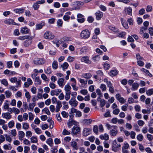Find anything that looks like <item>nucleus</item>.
Listing matches in <instances>:
<instances>
[{
    "label": "nucleus",
    "instance_id": "obj_47",
    "mask_svg": "<svg viewBox=\"0 0 153 153\" xmlns=\"http://www.w3.org/2000/svg\"><path fill=\"white\" fill-rule=\"evenodd\" d=\"M35 82L36 85H40L41 82L39 77L38 76L36 77L35 78Z\"/></svg>",
    "mask_w": 153,
    "mask_h": 153
},
{
    "label": "nucleus",
    "instance_id": "obj_61",
    "mask_svg": "<svg viewBox=\"0 0 153 153\" xmlns=\"http://www.w3.org/2000/svg\"><path fill=\"white\" fill-rule=\"evenodd\" d=\"M61 114L62 116L64 117L67 118L68 116V113L64 111H63L62 112Z\"/></svg>",
    "mask_w": 153,
    "mask_h": 153
},
{
    "label": "nucleus",
    "instance_id": "obj_11",
    "mask_svg": "<svg viewBox=\"0 0 153 153\" xmlns=\"http://www.w3.org/2000/svg\"><path fill=\"white\" fill-rule=\"evenodd\" d=\"M64 81V79L62 78H60L58 79L57 83L60 87L62 88L65 85V83Z\"/></svg>",
    "mask_w": 153,
    "mask_h": 153
},
{
    "label": "nucleus",
    "instance_id": "obj_31",
    "mask_svg": "<svg viewBox=\"0 0 153 153\" xmlns=\"http://www.w3.org/2000/svg\"><path fill=\"white\" fill-rule=\"evenodd\" d=\"M121 22L123 26L125 29H127L128 28V24L123 18L121 19Z\"/></svg>",
    "mask_w": 153,
    "mask_h": 153
},
{
    "label": "nucleus",
    "instance_id": "obj_45",
    "mask_svg": "<svg viewBox=\"0 0 153 153\" xmlns=\"http://www.w3.org/2000/svg\"><path fill=\"white\" fill-rule=\"evenodd\" d=\"M146 94L148 96L153 95V88L149 89L146 91Z\"/></svg>",
    "mask_w": 153,
    "mask_h": 153
},
{
    "label": "nucleus",
    "instance_id": "obj_30",
    "mask_svg": "<svg viewBox=\"0 0 153 153\" xmlns=\"http://www.w3.org/2000/svg\"><path fill=\"white\" fill-rule=\"evenodd\" d=\"M31 39H28L24 42V45L25 47H27L31 44Z\"/></svg>",
    "mask_w": 153,
    "mask_h": 153
},
{
    "label": "nucleus",
    "instance_id": "obj_28",
    "mask_svg": "<svg viewBox=\"0 0 153 153\" xmlns=\"http://www.w3.org/2000/svg\"><path fill=\"white\" fill-rule=\"evenodd\" d=\"M69 66V65L67 62H65L61 65V67L62 68L63 70L65 71L67 69Z\"/></svg>",
    "mask_w": 153,
    "mask_h": 153
},
{
    "label": "nucleus",
    "instance_id": "obj_8",
    "mask_svg": "<svg viewBox=\"0 0 153 153\" xmlns=\"http://www.w3.org/2000/svg\"><path fill=\"white\" fill-rule=\"evenodd\" d=\"M62 90L60 89H56L51 90L50 92L51 95L53 96L54 95L58 96L61 92Z\"/></svg>",
    "mask_w": 153,
    "mask_h": 153
},
{
    "label": "nucleus",
    "instance_id": "obj_19",
    "mask_svg": "<svg viewBox=\"0 0 153 153\" xmlns=\"http://www.w3.org/2000/svg\"><path fill=\"white\" fill-rule=\"evenodd\" d=\"M62 107L61 102V101H58L56 102V111L58 112L60 108Z\"/></svg>",
    "mask_w": 153,
    "mask_h": 153
},
{
    "label": "nucleus",
    "instance_id": "obj_26",
    "mask_svg": "<svg viewBox=\"0 0 153 153\" xmlns=\"http://www.w3.org/2000/svg\"><path fill=\"white\" fill-rule=\"evenodd\" d=\"M129 147V145L128 143L126 142L124 143L123 146L122 147V150H126Z\"/></svg>",
    "mask_w": 153,
    "mask_h": 153
},
{
    "label": "nucleus",
    "instance_id": "obj_48",
    "mask_svg": "<svg viewBox=\"0 0 153 153\" xmlns=\"http://www.w3.org/2000/svg\"><path fill=\"white\" fill-rule=\"evenodd\" d=\"M22 128L25 130H27L29 128V125L27 123H24L22 124Z\"/></svg>",
    "mask_w": 153,
    "mask_h": 153
},
{
    "label": "nucleus",
    "instance_id": "obj_49",
    "mask_svg": "<svg viewBox=\"0 0 153 153\" xmlns=\"http://www.w3.org/2000/svg\"><path fill=\"white\" fill-rule=\"evenodd\" d=\"M33 7L34 10H37L39 8V5L36 1L35 3L33 4Z\"/></svg>",
    "mask_w": 153,
    "mask_h": 153
},
{
    "label": "nucleus",
    "instance_id": "obj_4",
    "mask_svg": "<svg viewBox=\"0 0 153 153\" xmlns=\"http://www.w3.org/2000/svg\"><path fill=\"white\" fill-rule=\"evenodd\" d=\"M113 128L111 130L109 131L110 135L113 137L115 136L117 133V127L116 126H114Z\"/></svg>",
    "mask_w": 153,
    "mask_h": 153
},
{
    "label": "nucleus",
    "instance_id": "obj_46",
    "mask_svg": "<svg viewBox=\"0 0 153 153\" xmlns=\"http://www.w3.org/2000/svg\"><path fill=\"white\" fill-rule=\"evenodd\" d=\"M31 142L33 143H36L37 142V139L36 137L33 136L30 138Z\"/></svg>",
    "mask_w": 153,
    "mask_h": 153
},
{
    "label": "nucleus",
    "instance_id": "obj_23",
    "mask_svg": "<svg viewBox=\"0 0 153 153\" xmlns=\"http://www.w3.org/2000/svg\"><path fill=\"white\" fill-rule=\"evenodd\" d=\"M71 12H67L65 15L63 16V19L65 21H67L69 19L70 17V16L71 15Z\"/></svg>",
    "mask_w": 153,
    "mask_h": 153
},
{
    "label": "nucleus",
    "instance_id": "obj_13",
    "mask_svg": "<svg viewBox=\"0 0 153 153\" xmlns=\"http://www.w3.org/2000/svg\"><path fill=\"white\" fill-rule=\"evenodd\" d=\"M91 129L87 128H85L83 130L84 136H86L89 134L90 132L91 131Z\"/></svg>",
    "mask_w": 153,
    "mask_h": 153
},
{
    "label": "nucleus",
    "instance_id": "obj_35",
    "mask_svg": "<svg viewBox=\"0 0 153 153\" xmlns=\"http://www.w3.org/2000/svg\"><path fill=\"white\" fill-rule=\"evenodd\" d=\"M45 25L44 23H41L36 24V30H39L42 29L43 26Z\"/></svg>",
    "mask_w": 153,
    "mask_h": 153
},
{
    "label": "nucleus",
    "instance_id": "obj_50",
    "mask_svg": "<svg viewBox=\"0 0 153 153\" xmlns=\"http://www.w3.org/2000/svg\"><path fill=\"white\" fill-rule=\"evenodd\" d=\"M44 71L45 73L48 74H50L52 72L51 69L49 67L47 68L46 69L44 70Z\"/></svg>",
    "mask_w": 153,
    "mask_h": 153
},
{
    "label": "nucleus",
    "instance_id": "obj_27",
    "mask_svg": "<svg viewBox=\"0 0 153 153\" xmlns=\"http://www.w3.org/2000/svg\"><path fill=\"white\" fill-rule=\"evenodd\" d=\"M29 31V30L27 27H25L22 28L20 32L22 33L26 34L28 33Z\"/></svg>",
    "mask_w": 153,
    "mask_h": 153
},
{
    "label": "nucleus",
    "instance_id": "obj_63",
    "mask_svg": "<svg viewBox=\"0 0 153 153\" xmlns=\"http://www.w3.org/2000/svg\"><path fill=\"white\" fill-rule=\"evenodd\" d=\"M74 3L77 5H83L84 4V2L79 1H75Z\"/></svg>",
    "mask_w": 153,
    "mask_h": 153
},
{
    "label": "nucleus",
    "instance_id": "obj_22",
    "mask_svg": "<svg viewBox=\"0 0 153 153\" xmlns=\"http://www.w3.org/2000/svg\"><path fill=\"white\" fill-rule=\"evenodd\" d=\"M132 88L131 90L133 91L137 90L139 86L138 83L136 82H135L132 85Z\"/></svg>",
    "mask_w": 153,
    "mask_h": 153
},
{
    "label": "nucleus",
    "instance_id": "obj_58",
    "mask_svg": "<svg viewBox=\"0 0 153 153\" xmlns=\"http://www.w3.org/2000/svg\"><path fill=\"white\" fill-rule=\"evenodd\" d=\"M30 151V148L27 146H25L24 147V153H28Z\"/></svg>",
    "mask_w": 153,
    "mask_h": 153
},
{
    "label": "nucleus",
    "instance_id": "obj_62",
    "mask_svg": "<svg viewBox=\"0 0 153 153\" xmlns=\"http://www.w3.org/2000/svg\"><path fill=\"white\" fill-rule=\"evenodd\" d=\"M132 10V9L130 7H128L126 9V12L129 15H131Z\"/></svg>",
    "mask_w": 153,
    "mask_h": 153
},
{
    "label": "nucleus",
    "instance_id": "obj_2",
    "mask_svg": "<svg viewBox=\"0 0 153 153\" xmlns=\"http://www.w3.org/2000/svg\"><path fill=\"white\" fill-rule=\"evenodd\" d=\"M90 35V33L89 30L87 29L82 30L80 34V37L83 38H88Z\"/></svg>",
    "mask_w": 153,
    "mask_h": 153
},
{
    "label": "nucleus",
    "instance_id": "obj_32",
    "mask_svg": "<svg viewBox=\"0 0 153 153\" xmlns=\"http://www.w3.org/2000/svg\"><path fill=\"white\" fill-rule=\"evenodd\" d=\"M46 143L50 146H52L53 145V141L51 138H49L46 141Z\"/></svg>",
    "mask_w": 153,
    "mask_h": 153
},
{
    "label": "nucleus",
    "instance_id": "obj_51",
    "mask_svg": "<svg viewBox=\"0 0 153 153\" xmlns=\"http://www.w3.org/2000/svg\"><path fill=\"white\" fill-rule=\"evenodd\" d=\"M77 111V109L74 108H71V111L69 113V114H70V117H71V116H72V114L74 113H76ZM72 116H73V115Z\"/></svg>",
    "mask_w": 153,
    "mask_h": 153
},
{
    "label": "nucleus",
    "instance_id": "obj_33",
    "mask_svg": "<svg viewBox=\"0 0 153 153\" xmlns=\"http://www.w3.org/2000/svg\"><path fill=\"white\" fill-rule=\"evenodd\" d=\"M25 11V10L23 8H21L19 9H15L14 10V12L17 13H23Z\"/></svg>",
    "mask_w": 153,
    "mask_h": 153
},
{
    "label": "nucleus",
    "instance_id": "obj_14",
    "mask_svg": "<svg viewBox=\"0 0 153 153\" xmlns=\"http://www.w3.org/2000/svg\"><path fill=\"white\" fill-rule=\"evenodd\" d=\"M4 23L6 24L16 25V23L14 21L11 19H8L4 21Z\"/></svg>",
    "mask_w": 153,
    "mask_h": 153
},
{
    "label": "nucleus",
    "instance_id": "obj_39",
    "mask_svg": "<svg viewBox=\"0 0 153 153\" xmlns=\"http://www.w3.org/2000/svg\"><path fill=\"white\" fill-rule=\"evenodd\" d=\"M41 77L42 79L45 81L48 82L49 80V79L47 78L45 74H42L41 75Z\"/></svg>",
    "mask_w": 153,
    "mask_h": 153
},
{
    "label": "nucleus",
    "instance_id": "obj_59",
    "mask_svg": "<svg viewBox=\"0 0 153 153\" xmlns=\"http://www.w3.org/2000/svg\"><path fill=\"white\" fill-rule=\"evenodd\" d=\"M75 59V57H71V56H69L68 57L67 60L68 62H71L73 61Z\"/></svg>",
    "mask_w": 153,
    "mask_h": 153
},
{
    "label": "nucleus",
    "instance_id": "obj_43",
    "mask_svg": "<svg viewBox=\"0 0 153 153\" xmlns=\"http://www.w3.org/2000/svg\"><path fill=\"white\" fill-rule=\"evenodd\" d=\"M92 121L91 119H85L83 120V122L85 124L89 125L90 124Z\"/></svg>",
    "mask_w": 153,
    "mask_h": 153
},
{
    "label": "nucleus",
    "instance_id": "obj_53",
    "mask_svg": "<svg viewBox=\"0 0 153 153\" xmlns=\"http://www.w3.org/2000/svg\"><path fill=\"white\" fill-rule=\"evenodd\" d=\"M100 58L99 55H95L92 58V59L95 62L98 61Z\"/></svg>",
    "mask_w": 153,
    "mask_h": 153
},
{
    "label": "nucleus",
    "instance_id": "obj_15",
    "mask_svg": "<svg viewBox=\"0 0 153 153\" xmlns=\"http://www.w3.org/2000/svg\"><path fill=\"white\" fill-rule=\"evenodd\" d=\"M96 16V19L97 20H100L103 16V13L100 11L96 13L95 14Z\"/></svg>",
    "mask_w": 153,
    "mask_h": 153
},
{
    "label": "nucleus",
    "instance_id": "obj_12",
    "mask_svg": "<svg viewBox=\"0 0 153 153\" xmlns=\"http://www.w3.org/2000/svg\"><path fill=\"white\" fill-rule=\"evenodd\" d=\"M2 117L7 120L10 119L11 118V115L9 113H3L1 114Z\"/></svg>",
    "mask_w": 153,
    "mask_h": 153
},
{
    "label": "nucleus",
    "instance_id": "obj_7",
    "mask_svg": "<svg viewBox=\"0 0 153 153\" xmlns=\"http://www.w3.org/2000/svg\"><path fill=\"white\" fill-rule=\"evenodd\" d=\"M80 128L76 126H74L72 129V132L74 134H78L80 131Z\"/></svg>",
    "mask_w": 153,
    "mask_h": 153
},
{
    "label": "nucleus",
    "instance_id": "obj_25",
    "mask_svg": "<svg viewBox=\"0 0 153 153\" xmlns=\"http://www.w3.org/2000/svg\"><path fill=\"white\" fill-rule=\"evenodd\" d=\"M92 76V75L90 73H85L82 75V77L87 79H89Z\"/></svg>",
    "mask_w": 153,
    "mask_h": 153
},
{
    "label": "nucleus",
    "instance_id": "obj_16",
    "mask_svg": "<svg viewBox=\"0 0 153 153\" xmlns=\"http://www.w3.org/2000/svg\"><path fill=\"white\" fill-rule=\"evenodd\" d=\"M33 83L32 81L30 78H28L27 79V81L25 82L24 85L25 87L27 88L31 85Z\"/></svg>",
    "mask_w": 153,
    "mask_h": 153
},
{
    "label": "nucleus",
    "instance_id": "obj_37",
    "mask_svg": "<svg viewBox=\"0 0 153 153\" xmlns=\"http://www.w3.org/2000/svg\"><path fill=\"white\" fill-rule=\"evenodd\" d=\"M52 66L53 68L54 69H56L58 67V62L57 61H54L52 63Z\"/></svg>",
    "mask_w": 153,
    "mask_h": 153
},
{
    "label": "nucleus",
    "instance_id": "obj_36",
    "mask_svg": "<svg viewBox=\"0 0 153 153\" xmlns=\"http://www.w3.org/2000/svg\"><path fill=\"white\" fill-rule=\"evenodd\" d=\"M5 94L7 98H9L11 97L12 93L9 91H7L5 92Z\"/></svg>",
    "mask_w": 153,
    "mask_h": 153
},
{
    "label": "nucleus",
    "instance_id": "obj_38",
    "mask_svg": "<svg viewBox=\"0 0 153 153\" xmlns=\"http://www.w3.org/2000/svg\"><path fill=\"white\" fill-rule=\"evenodd\" d=\"M1 83L5 86H7L8 85V83L6 79H3L0 80Z\"/></svg>",
    "mask_w": 153,
    "mask_h": 153
},
{
    "label": "nucleus",
    "instance_id": "obj_64",
    "mask_svg": "<svg viewBox=\"0 0 153 153\" xmlns=\"http://www.w3.org/2000/svg\"><path fill=\"white\" fill-rule=\"evenodd\" d=\"M137 138L138 140L141 141L143 140V137L142 134H139L137 135Z\"/></svg>",
    "mask_w": 153,
    "mask_h": 153
},
{
    "label": "nucleus",
    "instance_id": "obj_18",
    "mask_svg": "<svg viewBox=\"0 0 153 153\" xmlns=\"http://www.w3.org/2000/svg\"><path fill=\"white\" fill-rule=\"evenodd\" d=\"M71 87L69 83H68L65 86L64 89L65 91V93H71Z\"/></svg>",
    "mask_w": 153,
    "mask_h": 153
},
{
    "label": "nucleus",
    "instance_id": "obj_6",
    "mask_svg": "<svg viewBox=\"0 0 153 153\" xmlns=\"http://www.w3.org/2000/svg\"><path fill=\"white\" fill-rule=\"evenodd\" d=\"M44 37L45 38H53L55 36L52 33L49 31H47L45 33Z\"/></svg>",
    "mask_w": 153,
    "mask_h": 153
},
{
    "label": "nucleus",
    "instance_id": "obj_52",
    "mask_svg": "<svg viewBox=\"0 0 153 153\" xmlns=\"http://www.w3.org/2000/svg\"><path fill=\"white\" fill-rule=\"evenodd\" d=\"M100 88L103 91H105L106 90V85L104 84H101Z\"/></svg>",
    "mask_w": 153,
    "mask_h": 153
},
{
    "label": "nucleus",
    "instance_id": "obj_41",
    "mask_svg": "<svg viewBox=\"0 0 153 153\" xmlns=\"http://www.w3.org/2000/svg\"><path fill=\"white\" fill-rule=\"evenodd\" d=\"M14 122L13 120L10 121L8 123V126L9 128H12L14 126Z\"/></svg>",
    "mask_w": 153,
    "mask_h": 153
},
{
    "label": "nucleus",
    "instance_id": "obj_34",
    "mask_svg": "<svg viewBox=\"0 0 153 153\" xmlns=\"http://www.w3.org/2000/svg\"><path fill=\"white\" fill-rule=\"evenodd\" d=\"M3 148L5 150H10L12 149V147L10 144H5L3 146Z\"/></svg>",
    "mask_w": 153,
    "mask_h": 153
},
{
    "label": "nucleus",
    "instance_id": "obj_3",
    "mask_svg": "<svg viewBox=\"0 0 153 153\" xmlns=\"http://www.w3.org/2000/svg\"><path fill=\"white\" fill-rule=\"evenodd\" d=\"M121 147L120 144H118L116 140L114 141L112 147V150L114 152H117L119 150V148Z\"/></svg>",
    "mask_w": 153,
    "mask_h": 153
},
{
    "label": "nucleus",
    "instance_id": "obj_24",
    "mask_svg": "<svg viewBox=\"0 0 153 153\" xmlns=\"http://www.w3.org/2000/svg\"><path fill=\"white\" fill-rule=\"evenodd\" d=\"M100 137L102 140H108L109 139L108 135L106 133L104 135H100Z\"/></svg>",
    "mask_w": 153,
    "mask_h": 153
},
{
    "label": "nucleus",
    "instance_id": "obj_40",
    "mask_svg": "<svg viewBox=\"0 0 153 153\" xmlns=\"http://www.w3.org/2000/svg\"><path fill=\"white\" fill-rule=\"evenodd\" d=\"M4 136L5 137L6 140L7 141L11 143L12 141V138L11 137L7 134H5L4 135Z\"/></svg>",
    "mask_w": 153,
    "mask_h": 153
},
{
    "label": "nucleus",
    "instance_id": "obj_10",
    "mask_svg": "<svg viewBox=\"0 0 153 153\" xmlns=\"http://www.w3.org/2000/svg\"><path fill=\"white\" fill-rule=\"evenodd\" d=\"M71 81H74V82L72 83L71 85L73 87V90L75 91H77L78 90V87H76V82L75 79L74 78H72L71 79Z\"/></svg>",
    "mask_w": 153,
    "mask_h": 153
},
{
    "label": "nucleus",
    "instance_id": "obj_9",
    "mask_svg": "<svg viewBox=\"0 0 153 153\" xmlns=\"http://www.w3.org/2000/svg\"><path fill=\"white\" fill-rule=\"evenodd\" d=\"M81 61L82 62H85L87 64H91V60L89 59V57L87 56H83L81 59Z\"/></svg>",
    "mask_w": 153,
    "mask_h": 153
},
{
    "label": "nucleus",
    "instance_id": "obj_57",
    "mask_svg": "<svg viewBox=\"0 0 153 153\" xmlns=\"http://www.w3.org/2000/svg\"><path fill=\"white\" fill-rule=\"evenodd\" d=\"M49 87L52 89H54L56 88V85L53 82H51L49 84Z\"/></svg>",
    "mask_w": 153,
    "mask_h": 153
},
{
    "label": "nucleus",
    "instance_id": "obj_42",
    "mask_svg": "<svg viewBox=\"0 0 153 153\" xmlns=\"http://www.w3.org/2000/svg\"><path fill=\"white\" fill-rule=\"evenodd\" d=\"M71 146L75 149L77 150L78 149L77 143L76 142L73 141L71 142Z\"/></svg>",
    "mask_w": 153,
    "mask_h": 153
},
{
    "label": "nucleus",
    "instance_id": "obj_20",
    "mask_svg": "<svg viewBox=\"0 0 153 153\" xmlns=\"http://www.w3.org/2000/svg\"><path fill=\"white\" fill-rule=\"evenodd\" d=\"M25 134L24 132L22 131H19L18 133L19 139L22 140L25 136Z\"/></svg>",
    "mask_w": 153,
    "mask_h": 153
},
{
    "label": "nucleus",
    "instance_id": "obj_60",
    "mask_svg": "<svg viewBox=\"0 0 153 153\" xmlns=\"http://www.w3.org/2000/svg\"><path fill=\"white\" fill-rule=\"evenodd\" d=\"M87 48L85 47L82 48L80 50V53L82 54L83 53L86 52L87 51Z\"/></svg>",
    "mask_w": 153,
    "mask_h": 153
},
{
    "label": "nucleus",
    "instance_id": "obj_56",
    "mask_svg": "<svg viewBox=\"0 0 153 153\" xmlns=\"http://www.w3.org/2000/svg\"><path fill=\"white\" fill-rule=\"evenodd\" d=\"M126 34V33L124 32H122L118 35V36L119 37L123 38Z\"/></svg>",
    "mask_w": 153,
    "mask_h": 153
},
{
    "label": "nucleus",
    "instance_id": "obj_55",
    "mask_svg": "<svg viewBox=\"0 0 153 153\" xmlns=\"http://www.w3.org/2000/svg\"><path fill=\"white\" fill-rule=\"evenodd\" d=\"M71 94V93H65V98L66 100L67 101L70 99Z\"/></svg>",
    "mask_w": 153,
    "mask_h": 153
},
{
    "label": "nucleus",
    "instance_id": "obj_5",
    "mask_svg": "<svg viewBox=\"0 0 153 153\" xmlns=\"http://www.w3.org/2000/svg\"><path fill=\"white\" fill-rule=\"evenodd\" d=\"M69 104L72 106L76 107L78 105V102L76 100L75 97H72L69 101Z\"/></svg>",
    "mask_w": 153,
    "mask_h": 153
},
{
    "label": "nucleus",
    "instance_id": "obj_29",
    "mask_svg": "<svg viewBox=\"0 0 153 153\" xmlns=\"http://www.w3.org/2000/svg\"><path fill=\"white\" fill-rule=\"evenodd\" d=\"M35 105L36 104L34 102L30 103L29 105L28 110L33 111L34 107Z\"/></svg>",
    "mask_w": 153,
    "mask_h": 153
},
{
    "label": "nucleus",
    "instance_id": "obj_1",
    "mask_svg": "<svg viewBox=\"0 0 153 153\" xmlns=\"http://www.w3.org/2000/svg\"><path fill=\"white\" fill-rule=\"evenodd\" d=\"M33 63L36 65H42L45 62V60L44 58H37L33 61Z\"/></svg>",
    "mask_w": 153,
    "mask_h": 153
},
{
    "label": "nucleus",
    "instance_id": "obj_21",
    "mask_svg": "<svg viewBox=\"0 0 153 153\" xmlns=\"http://www.w3.org/2000/svg\"><path fill=\"white\" fill-rule=\"evenodd\" d=\"M108 28L111 31L114 32L115 33H117L119 32V29L115 27L112 26H110Z\"/></svg>",
    "mask_w": 153,
    "mask_h": 153
},
{
    "label": "nucleus",
    "instance_id": "obj_44",
    "mask_svg": "<svg viewBox=\"0 0 153 153\" xmlns=\"http://www.w3.org/2000/svg\"><path fill=\"white\" fill-rule=\"evenodd\" d=\"M117 74V71L116 70H111L109 74L111 76H115Z\"/></svg>",
    "mask_w": 153,
    "mask_h": 153
},
{
    "label": "nucleus",
    "instance_id": "obj_17",
    "mask_svg": "<svg viewBox=\"0 0 153 153\" xmlns=\"http://www.w3.org/2000/svg\"><path fill=\"white\" fill-rule=\"evenodd\" d=\"M97 100L100 102V106L101 107L103 108L106 103L104 99H102L100 97L97 98Z\"/></svg>",
    "mask_w": 153,
    "mask_h": 153
},
{
    "label": "nucleus",
    "instance_id": "obj_54",
    "mask_svg": "<svg viewBox=\"0 0 153 153\" xmlns=\"http://www.w3.org/2000/svg\"><path fill=\"white\" fill-rule=\"evenodd\" d=\"M57 25L59 27H62L63 24L62 20L61 19H58L57 22Z\"/></svg>",
    "mask_w": 153,
    "mask_h": 153
}]
</instances>
